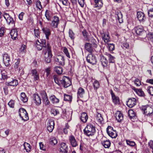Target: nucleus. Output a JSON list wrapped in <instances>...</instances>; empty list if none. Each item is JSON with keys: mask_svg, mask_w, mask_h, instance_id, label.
<instances>
[{"mask_svg": "<svg viewBox=\"0 0 153 153\" xmlns=\"http://www.w3.org/2000/svg\"><path fill=\"white\" fill-rule=\"evenodd\" d=\"M72 96L70 95L66 94H64V100L65 101L71 102L72 101Z\"/></svg>", "mask_w": 153, "mask_h": 153, "instance_id": "40", "label": "nucleus"}, {"mask_svg": "<svg viewBox=\"0 0 153 153\" xmlns=\"http://www.w3.org/2000/svg\"><path fill=\"white\" fill-rule=\"evenodd\" d=\"M60 82L64 88H66L71 84V82L70 79L67 76H64L62 80H59Z\"/></svg>", "mask_w": 153, "mask_h": 153, "instance_id": "4", "label": "nucleus"}, {"mask_svg": "<svg viewBox=\"0 0 153 153\" xmlns=\"http://www.w3.org/2000/svg\"><path fill=\"white\" fill-rule=\"evenodd\" d=\"M108 134L112 138H115L117 136L116 131L115 130L112 131L111 132Z\"/></svg>", "mask_w": 153, "mask_h": 153, "instance_id": "48", "label": "nucleus"}, {"mask_svg": "<svg viewBox=\"0 0 153 153\" xmlns=\"http://www.w3.org/2000/svg\"><path fill=\"white\" fill-rule=\"evenodd\" d=\"M148 93L152 96H153V87L148 86L147 88Z\"/></svg>", "mask_w": 153, "mask_h": 153, "instance_id": "56", "label": "nucleus"}, {"mask_svg": "<svg viewBox=\"0 0 153 153\" xmlns=\"http://www.w3.org/2000/svg\"><path fill=\"white\" fill-rule=\"evenodd\" d=\"M55 61L56 64L58 65H65V60L64 57L61 55L56 56L55 58Z\"/></svg>", "mask_w": 153, "mask_h": 153, "instance_id": "7", "label": "nucleus"}, {"mask_svg": "<svg viewBox=\"0 0 153 153\" xmlns=\"http://www.w3.org/2000/svg\"><path fill=\"white\" fill-rule=\"evenodd\" d=\"M53 79H54L55 82L59 86H60L61 82L59 79L58 76L57 75H54L53 76Z\"/></svg>", "mask_w": 153, "mask_h": 153, "instance_id": "50", "label": "nucleus"}, {"mask_svg": "<svg viewBox=\"0 0 153 153\" xmlns=\"http://www.w3.org/2000/svg\"><path fill=\"white\" fill-rule=\"evenodd\" d=\"M24 146L25 149L27 152H29L30 151L31 146L29 144L25 142L24 144Z\"/></svg>", "mask_w": 153, "mask_h": 153, "instance_id": "45", "label": "nucleus"}, {"mask_svg": "<svg viewBox=\"0 0 153 153\" xmlns=\"http://www.w3.org/2000/svg\"><path fill=\"white\" fill-rule=\"evenodd\" d=\"M63 52L66 55V56L68 57V58H70V56L69 55V53L68 51V50L67 49L66 47H64L63 48Z\"/></svg>", "mask_w": 153, "mask_h": 153, "instance_id": "57", "label": "nucleus"}, {"mask_svg": "<svg viewBox=\"0 0 153 153\" xmlns=\"http://www.w3.org/2000/svg\"><path fill=\"white\" fill-rule=\"evenodd\" d=\"M55 71L58 74H61L63 72V69L62 67L60 66H56L54 68Z\"/></svg>", "mask_w": 153, "mask_h": 153, "instance_id": "41", "label": "nucleus"}, {"mask_svg": "<svg viewBox=\"0 0 153 153\" xmlns=\"http://www.w3.org/2000/svg\"><path fill=\"white\" fill-rule=\"evenodd\" d=\"M32 76L34 77V79L35 80H39V74L37 72L36 69H33L31 71Z\"/></svg>", "mask_w": 153, "mask_h": 153, "instance_id": "22", "label": "nucleus"}, {"mask_svg": "<svg viewBox=\"0 0 153 153\" xmlns=\"http://www.w3.org/2000/svg\"><path fill=\"white\" fill-rule=\"evenodd\" d=\"M101 143L102 145L105 148H108L111 145V142L109 140H102Z\"/></svg>", "mask_w": 153, "mask_h": 153, "instance_id": "24", "label": "nucleus"}, {"mask_svg": "<svg viewBox=\"0 0 153 153\" xmlns=\"http://www.w3.org/2000/svg\"><path fill=\"white\" fill-rule=\"evenodd\" d=\"M15 102L13 100H10L8 103V105L11 108H13L14 106Z\"/></svg>", "mask_w": 153, "mask_h": 153, "instance_id": "61", "label": "nucleus"}, {"mask_svg": "<svg viewBox=\"0 0 153 153\" xmlns=\"http://www.w3.org/2000/svg\"><path fill=\"white\" fill-rule=\"evenodd\" d=\"M103 3L102 0H97L95 2V7H98L99 8H101L102 6Z\"/></svg>", "mask_w": 153, "mask_h": 153, "instance_id": "37", "label": "nucleus"}, {"mask_svg": "<svg viewBox=\"0 0 153 153\" xmlns=\"http://www.w3.org/2000/svg\"><path fill=\"white\" fill-rule=\"evenodd\" d=\"M15 64L14 67L16 69H17L19 66L20 63V60L19 59H15L14 60Z\"/></svg>", "mask_w": 153, "mask_h": 153, "instance_id": "52", "label": "nucleus"}, {"mask_svg": "<svg viewBox=\"0 0 153 153\" xmlns=\"http://www.w3.org/2000/svg\"><path fill=\"white\" fill-rule=\"evenodd\" d=\"M84 134L88 136H93L95 133L96 128L91 124H88L83 130Z\"/></svg>", "mask_w": 153, "mask_h": 153, "instance_id": "2", "label": "nucleus"}, {"mask_svg": "<svg viewBox=\"0 0 153 153\" xmlns=\"http://www.w3.org/2000/svg\"><path fill=\"white\" fill-rule=\"evenodd\" d=\"M10 34L13 39H16L18 35L17 29H14L12 30L10 32Z\"/></svg>", "mask_w": 153, "mask_h": 153, "instance_id": "28", "label": "nucleus"}, {"mask_svg": "<svg viewBox=\"0 0 153 153\" xmlns=\"http://www.w3.org/2000/svg\"><path fill=\"white\" fill-rule=\"evenodd\" d=\"M5 20L9 24H11L14 25V21L12 17L10 16Z\"/></svg>", "mask_w": 153, "mask_h": 153, "instance_id": "47", "label": "nucleus"}, {"mask_svg": "<svg viewBox=\"0 0 153 153\" xmlns=\"http://www.w3.org/2000/svg\"><path fill=\"white\" fill-rule=\"evenodd\" d=\"M20 99L24 102H26L28 100V98L24 92H22L20 95Z\"/></svg>", "mask_w": 153, "mask_h": 153, "instance_id": "33", "label": "nucleus"}, {"mask_svg": "<svg viewBox=\"0 0 153 153\" xmlns=\"http://www.w3.org/2000/svg\"><path fill=\"white\" fill-rule=\"evenodd\" d=\"M69 36L72 40H74L75 38V34L73 31L71 29H69Z\"/></svg>", "mask_w": 153, "mask_h": 153, "instance_id": "53", "label": "nucleus"}, {"mask_svg": "<svg viewBox=\"0 0 153 153\" xmlns=\"http://www.w3.org/2000/svg\"><path fill=\"white\" fill-rule=\"evenodd\" d=\"M54 122L53 120H49L47 123V128L48 131L50 132H51L54 129Z\"/></svg>", "mask_w": 153, "mask_h": 153, "instance_id": "8", "label": "nucleus"}, {"mask_svg": "<svg viewBox=\"0 0 153 153\" xmlns=\"http://www.w3.org/2000/svg\"><path fill=\"white\" fill-rule=\"evenodd\" d=\"M3 62L6 66L10 65V60L9 55L7 53H4L3 55Z\"/></svg>", "mask_w": 153, "mask_h": 153, "instance_id": "11", "label": "nucleus"}, {"mask_svg": "<svg viewBox=\"0 0 153 153\" xmlns=\"http://www.w3.org/2000/svg\"><path fill=\"white\" fill-rule=\"evenodd\" d=\"M42 30L43 33L45 35L47 39L48 40L49 39V36L51 34L50 29L48 27L43 28L42 29Z\"/></svg>", "mask_w": 153, "mask_h": 153, "instance_id": "20", "label": "nucleus"}, {"mask_svg": "<svg viewBox=\"0 0 153 153\" xmlns=\"http://www.w3.org/2000/svg\"><path fill=\"white\" fill-rule=\"evenodd\" d=\"M89 41H87V42H90L92 43V44L93 45L94 47H97V45L99 43L98 39H97V41L93 37H90L89 39Z\"/></svg>", "mask_w": 153, "mask_h": 153, "instance_id": "21", "label": "nucleus"}, {"mask_svg": "<svg viewBox=\"0 0 153 153\" xmlns=\"http://www.w3.org/2000/svg\"><path fill=\"white\" fill-rule=\"evenodd\" d=\"M128 116L129 117L130 119L132 118L136 119V115L135 113L132 110H129L128 111Z\"/></svg>", "mask_w": 153, "mask_h": 153, "instance_id": "34", "label": "nucleus"}, {"mask_svg": "<svg viewBox=\"0 0 153 153\" xmlns=\"http://www.w3.org/2000/svg\"><path fill=\"white\" fill-rule=\"evenodd\" d=\"M39 42L42 45V46L44 47V49L45 48V49L47 50V45H46V41L45 39H41L39 41Z\"/></svg>", "mask_w": 153, "mask_h": 153, "instance_id": "49", "label": "nucleus"}, {"mask_svg": "<svg viewBox=\"0 0 153 153\" xmlns=\"http://www.w3.org/2000/svg\"><path fill=\"white\" fill-rule=\"evenodd\" d=\"M100 62L104 68H106L108 66V61L106 57L102 55L100 56Z\"/></svg>", "mask_w": 153, "mask_h": 153, "instance_id": "10", "label": "nucleus"}, {"mask_svg": "<svg viewBox=\"0 0 153 153\" xmlns=\"http://www.w3.org/2000/svg\"><path fill=\"white\" fill-rule=\"evenodd\" d=\"M33 100L36 105H39L41 104V99L37 94H34L32 97Z\"/></svg>", "mask_w": 153, "mask_h": 153, "instance_id": "12", "label": "nucleus"}, {"mask_svg": "<svg viewBox=\"0 0 153 153\" xmlns=\"http://www.w3.org/2000/svg\"><path fill=\"white\" fill-rule=\"evenodd\" d=\"M133 30L137 35H140L143 31V29L141 27L138 26L134 27Z\"/></svg>", "mask_w": 153, "mask_h": 153, "instance_id": "23", "label": "nucleus"}, {"mask_svg": "<svg viewBox=\"0 0 153 153\" xmlns=\"http://www.w3.org/2000/svg\"><path fill=\"white\" fill-rule=\"evenodd\" d=\"M101 36L103 40L105 43H107L110 41V37L108 34L104 32L103 31L100 32Z\"/></svg>", "mask_w": 153, "mask_h": 153, "instance_id": "14", "label": "nucleus"}, {"mask_svg": "<svg viewBox=\"0 0 153 153\" xmlns=\"http://www.w3.org/2000/svg\"><path fill=\"white\" fill-rule=\"evenodd\" d=\"M126 141L127 144L131 146H134L135 144V142L133 141H131L129 140H126Z\"/></svg>", "mask_w": 153, "mask_h": 153, "instance_id": "59", "label": "nucleus"}, {"mask_svg": "<svg viewBox=\"0 0 153 153\" xmlns=\"http://www.w3.org/2000/svg\"><path fill=\"white\" fill-rule=\"evenodd\" d=\"M137 18L140 22H144L146 19L144 14L141 11H138L137 12Z\"/></svg>", "mask_w": 153, "mask_h": 153, "instance_id": "17", "label": "nucleus"}, {"mask_svg": "<svg viewBox=\"0 0 153 153\" xmlns=\"http://www.w3.org/2000/svg\"><path fill=\"white\" fill-rule=\"evenodd\" d=\"M7 77L6 72L4 70L1 71L0 74V78L1 79L4 80Z\"/></svg>", "mask_w": 153, "mask_h": 153, "instance_id": "36", "label": "nucleus"}, {"mask_svg": "<svg viewBox=\"0 0 153 153\" xmlns=\"http://www.w3.org/2000/svg\"><path fill=\"white\" fill-rule=\"evenodd\" d=\"M7 85L8 86H16L18 84L17 80L16 79H13L10 82H6Z\"/></svg>", "mask_w": 153, "mask_h": 153, "instance_id": "29", "label": "nucleus"}, {"mask_svg": "<svg viewBox=\"0 0 153 153\" xmlns=\"http://www.w3.org/2000/svg\"><path fill=\"white\" fill-rule=\"evenodd\" d=\"M114 130L113 127L110 126H108L106 129L107 132L108 134L110 133L112 131Z\"/></svg>", "mask_w": 153, "mask_h": 153, "instance_id": "64", "label": "nucleus"}, {"mask_svg": "<svg viewBox=\"0 0 153 153\" xmlns=\"http://www.w3.org/2000/svg\"><path fill=\"white\" fill-rule=\"evenodd\" d=\"M136 100L134 98L129 99L127 102V105L129 107L131 108L136 104Z\"/></svg>", "mask_w": 153, "mask_h": 153, "instance_id": "19", "label": "nucleus"}, {"mask_svg": "<svg viewBox=\"0 0 153 153\" xmlns=\"http://www.w3.org/2000/svg\"><path fill=\"white\" fill-rule=\"evenodd\" d=\"M42 100L48 97L47 94L45 91H42L40 92Z\"/></svg>", "mask_w": 153, "mask_h": 153, "instance_id": "54", "label": "nucleus"}, {"mask_svg": "<svg viewBox=\"0 0 153 153\" xmlns=\"http://www.w3.org/2000/svg\"><path fill=\"white\" fill-rule=\"evenodd\" d=\"M69 142L72 146L76 147L77 146V142L73 135H71L69 136Z\"/></svg>", "mask_w": 153, "mask_h": 153, "instance_id": "18", "label": "nucleus"}, {"mask_svg": "<svg viewBox=\"0 0 153 153\" xmlns=\"http://www.w3.org/2000/svg\"><path fill=\"white\" fill-rule=\"evenodd\" d=\"M84 48L85 50L90 53H92L94 51V49L92 46V44L89 42L85 43V44Z\"/></svg>", "mask_w": 153, "mask_h": 153, "instance_id": "15", "label": "nucleus"}, {"mask_svg": "<svg viewBox=\"0 0 153 153\" xmlns=\"http://www.w3.org/2000/svg\"><path fill=\"white\" fill-rule=\"evenodd\" d=\"M60 152L62 153H67L68 147L65 143H62L60 144Z\"/></svg>", "mask_w": 153, "mask_h": 153, "instance_id": "16", "label": "nucleus"}, {"mask_svg": "<svg viewBox=\"0 0 153 153\" xmlns=\"http://www.w3.org/2000/svg\"><path fill=\"white\" fill-rule=\"evenodd\" d=\"M40 149L42 150H46V148L45 146L42 143V142H40L39 143Z\"/></svg>", "mask_w": 153, "mask_h": 153, "instance_id": "63", "label": "nucleus"}, {"mask_svg": "<svg viewBox=\"0 0 153 153\" xmlns=\"http://www.w3.org/2000/svg\"><path fill=\"white\" fill-rule=\"evenodd\" d=\"M5 109V106L0 104V117L3 115Z\"/></svg>", "mask_w": 153, "mask_h": 153, "instance_id": "46", "label": "nucleus"}, {"mask_svg": "<svg viewBox=\"0 0 153 153\" xmlns=\"http://www.w3.org/2000/svg\"><path fill=\"white\" fill-rule=\"evenodd\" d=\"M110 91L112 102L115 105L119 104L120 101L119 97L115 96L112 89H111Z\"/></svg>", "mask_w": 153, "mask_h": 153, "instance_id": "9", "label": "nucleus"}, {"mask_svg": "<svg viewBox=\"0 0 153 153\" xmlns=\"http://www.w3.org/2000/svg\"><path fill=\"white\" fill-rule=\"evenodd\" d=\"M59 21V18L56 16H54L53 19L51 24V26L54 28H57Z\"/></svg>", "mask_w": 153, "mask_h": 153, "instance_id": "13", "label": "nucleus"}, {"mask_svg": "<svg viewBox=\"0 0 153 153\" xmlns=\"http://www.w3.org/2000/svg\"><path fill=\"white\" fill-rule=\"evenodd\" d=\"M108 59L109 62L110 63H114L115 62V57L109 53H106L105 54Z\"/></svg>", "mask_w": 153, "mask_h": 153, "instance_id": "32", "label": "nucleus"}, {"mask_svg": "<svg viewBox=\"0 0 153 153\" xmlns=\"http://www.w3.org/2000/svg\"><path fill=\"white\" fill-rule=\"evenodd\" d=\"M50 142L51 144L54 145L57 143V141L55 137H53L50 139Z\"/></svg>", "mask_w": 153, "mask_h": 153, "instance_id": "51", "label": "nucleus"}, {"mask_svg": "<svg viewBox=\"0 0 153 153\" xmlns=\"http://www.w3.org/2000/svg\"><path fill=\"white\" fill-rule=\"evenodd\" d=\"M142 110L144 111V113L146 115L151 117L153 115V106H143L142 108Z\"/></svg>", "mask_w": 153, "mask_h": 153, "instance_id": "3", "label": "nucleus"}, {"mask_svg": "<svg viewBox=\"0 0 153 153\" xmlns=\"http://www.w3.org/2000/svg\"><path fill=\"white\" fill-rule=\"evenodd\" d=\"M19 115L24 121H27L29 119L26 110L23 108H21L19 110Z\"/></svg>", "mask_w": 153, "mask_h": 153, "instance_id": "5", "label": "nucleus"}, {"mask_svg": "<svg viewBox=\"0 0 153 153\" xmlns=\"http://www.w3.org/2000/svg\"><path fill=\"white\" fill-rule=\"evenodd\" d=\"M96 119L99 123H102L103 121V119L101 114L99 113H97L96 114Z\"/></svg>", "mask_w": 153, "mask_h": 153, "instance_id": "38", "label": "nucleus"}, {"mask_svg": "<svg viewBox=\"0 0 153 153\" xmlns=\"http://www.w3.org/2000/svg\"><path fill=\"white\" fill-rule=\"evenodd\" d=\"M85 93V91L84 89L81 87H79L77 91L78 97H80L81 98H83L84 95Z\"/></svg>", "mask_w": 153, "mask_h": 153, "instance_id": "25", "label": "nucleus"}, {"mask_svg": "<svg viewBox=\"0 0 153 153\" xmlns=\"http://www.w3.org/2000/svg\"><path fill=\"white\" fill-rule=\"evenodd\" d=\"M93 86L94 90L96 91H97V89L99 88L100 86V84L98 81L95 80L93 83Z\"/></svg>", "mask_w": 153, "mask_h": 153, "instance_id": "39", "label": "nucleus"}, {"mask_svg": "<svg viewBox=\"0 0 153 153\" xmlns=\"http://www.w3.org/2000/svg\"><path fill=\"white\" fill-rule=\"evenodd\" d=\"M134 90L139 96L143 97L145 96L144 93L141 89H136Z\"/></svg>", "mask_w": 153, "mask_h": 153, "instance_id": "42", "label": "nucleus"}, {"mask_svg": "<svg viewBox=\"0 0 153 153\" xmlns=\"http://www.w3.org/2000/svg\"><path fill=\"white\" fill-rule=\"evenodd\" d=\"M108 49L109 51H112L114 49V45L113 44H108Z\"/></svg>", "mask_w": 153, "mask_h": 153, "instance_id": "60", "label": "nucleus"}, {"mask_svg": "<svg viewBox=\"0 0 153 153\" xmlns=\"http://www.w3.org/2000/svg\"><path fill=\"white\" fill-rule=\"evenodd\" d=\"M45 16L48 20H51V12L49 10H46Z\"/></svg>", "mask_w": 153, "mask_h": 153, "instance_id": "43", "label": "nucleus"}, {"mask_svg": "<svg viewBox=\"0 0 153 153\" xmlns=\"http://www.w3.org/2000/svg\"><path fill=\"white\" fill-rule=\"evenodd\" d=\"M87 62L92 65L96 64L97 60L95 56L91 54H88L87 57Z\"/></svg>", "mask_w": 153, "mask_h": 153, "instance_id": "6", "label": "nucleus"}, {"mask_svg": "<svg viewBox=\"0 0 153 153\" xmlns=\"http://www.w3.org/2000/svg\"><path fill=\"white\" fill-rule=\"evenodd\" d=\"M88 118V116L85 112H83L81 115L80 119L83 123H86Z\"/></svg>", "mask_w": 153, "mask_h": 153, "instance_id": "26", "label": "nucleus"}, {"mask_svg": "<svg viewBox=\"0 0 153 153\" xmlns=\"http://www.w3.org/2000/svg\"><path fill=\"white\" fill-rule=\"evenodd\" d=\"M116 117L118 122H121L123 120V114L120 111H118L116 113Z\"/></svg>", "mask_w": 153, "mask_h": 153, "instance_id": "27", "label": "nucleus"}, {"mask_svg": "<svg viewBox=\"0 0 153 153\" xmlns=\"http://www.w3.org/2000/svg\"><path fill=\"white\" fill-rule=\"evenodd\" d=\"M82 34L84 37V40L87 42V41H89V39L90 37L88 35V33L85 30H84L82 32Z\"/></svg>", "mask_w": 153, "mask_h": 153, "instance_id": "35", "label": "nucleus"}, {"mask_svg": "<svg viewBox=\"0 0 153 153\" xmlns=\"http://www.w3.org/2000/svg\"><path fill=\"white\" fill-rule=\"evenodd\" d=\"M148 14L150 18H153V8H151L148 10Z\"/></svg>", "mask_w": 153, "mask_h": 153, "instance_id": "55", "label": "nucleus"}, {"mask_svg": "<svg viewBox=\"0 0 153 153\" xmlns=\"http://www.w3.org/2000/svg\"><path fill=\"white\" fill-rule=\"evenodd\" d=\"M42 100L43 101V103L46 106L49 105L50 103V102L48 99V97Z\"/></svg>", "mask_w": 153, "mask_h": 153, "instance_id": "62", "label": "nucleus"}, {"mask_svg": "<svg viewBox=\"0 0 153 153\" xmlns=\"http://www.w3.org/2000/svg\"><path fill=\"white\" fill-rule=\"evenodd\" d=\"M44 53L43 59L46 63H50L51 62V58L52 56L51 51V47L48 42L47 43V50H43Z\"/></svg>", "mask_w": 153, "mask_h": 153, "instance_id": "1", "label": "nucleus"}, {"mask_svg": "<svg viewBox=\"0 0 153 153\" xmlns=\"http://www.w3.org/2000/svg\"><path fill=\"white\" fill-rule=\"evenodd\" d=\"M116 17L117 18V20H118L120 23L123 22V15L120 12H117L116 14Z\"/></svg>", "mask_w": 153, "mask_h": 153, "instance_id": "31", "label": "nucleus"}, {"mask_svg": "<svg viewBox=\"0 0 153 153\" xmlns=\"http://www.w3.org/2000/svg\"><path fill=\"white\" fill-rule=\"evenodd\" d=\"M50 100L53 104L57 103L59 102V100L54 95H52L49 97Z\"/></svg>", "mask_w": 153, "mask_h": 153, "instance_id": "30", "label": "nucleus"}, {"mask_svg": "<svg viewBox=\"0 0 153 153\" xmlns=\"http://www.w3.org/2000/svg\"><path fill=\"white\" fill-rule=\"evenodd\" d=\"M36 7L39 10H41L42 8V6L41 4V3L39 0L37 1L36 2Z\"/></svg>", "mask_w": 153, "mask_h": 153, "instance_id": "58", "label": "nucleus"}, {"mask_svg": "<svg viewBox=\"0 0 153 153\" xmlns=\"http://www.w3.org/2000/svg\"><path fill=\"white\" fill-rule=\"evenodd\" d=\"M35 46L37 50L38 51H40L43 48H44V47L42 46V45L40 43L39 40H37L36 41V43L35 44Z\"/></svg>", "mask_w": 153, "mask_h": 153, "instance_id": "44", "label": "nucleus"}]
</instances>
